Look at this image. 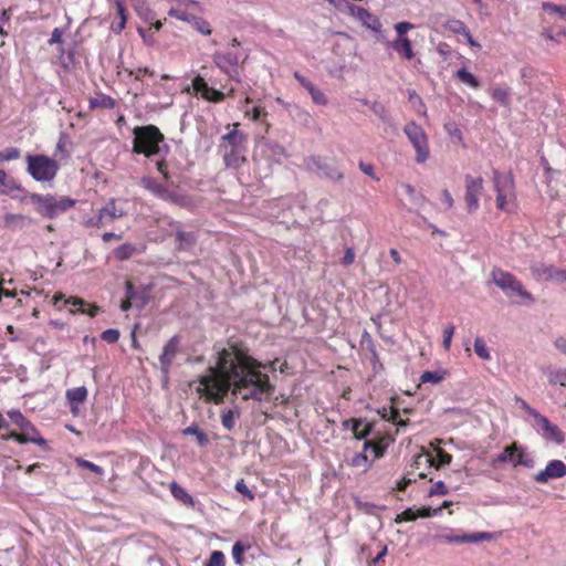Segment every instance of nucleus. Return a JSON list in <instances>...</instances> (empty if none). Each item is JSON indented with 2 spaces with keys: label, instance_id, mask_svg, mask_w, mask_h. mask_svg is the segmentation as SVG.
Masks as SVG:
<instances>
[{
  "label": "nucleus",
  "instance_id": "nucleus-35",
  "mask_svg": "<svg viewBox=\"0 0 566 566\" xmlns=\"http://www.w3.org/2000/svg\"><path fill=\"white\" fill-rule=\"evenodd\" d=\"M182 434L196 437L197 443L200 447H207L210 442L208 436L202 430H200L196 424H191L182 430Z\"/></svg>",
  "mask_w": 566,
  "mask_h": 566
},
{
  "label": "nucleus",
  "instance_id": "nucleus-62",
  "mask_svg": "<svg viewBox=\"0 0 566 566\" xmlns=\"http://www.w3.org/2000/svg\"><path fill=\"white\" fill-rule=\"evenodd\" d=\"M161 200L169 201L177 205H182V197L176 191L168 190L166 188V196H163Z\"/></svg>",
  "mask_w": 566,
  "mask_h": 566
},
{
  "label": "nucleus",
  "instance_id": "nucleus-41",
  "mask_svg": "<svg viewBox=\"0 0 566 566\" xmlns=\"http://www.w3.org/2000/svg\"><path fill=\"white\" fill-rule=\"evenodd\" d=\"M446 29L454 34H467V31L469 30L464 22L458 19H450L444 24Z\"/></svg>",
  "mask_w": 566,
  "mask_h": 566
},
{
  "label": "nucleus",
  "instance_id": "nucleus-9",
  "mask_svg": "<svg viewBox=\"0 0 566 566\" xmlns=\"http://www.w3.org/2000/svg\"><path fill=\"white\" fill-rule=\"evenodd\" d=\"M493 184L496 192V207L500 210H506L507 205L515 199V185L512 174H501L496 169L493 170Z\"/></svg>",
  "mask_w": 566,
  "mask_h": 566
},
{
  "label": "nucleus",
  "instance_id": "nucleus-57",
  "mask_svg": "<svg viewBox=\"0 0 566 566\" xmlns=\"http://www.w3.org/2000/svg\"><path fill=\"white\" fill-rule=\"evenodd\" d=\"M360 343L363 346L365 345L367 347V349L373 354V356H377L374 340L371 338V335L367 331L363 332Z\"/></svg>",
  "mask_w": 566,
  "mask_h": 566
},
{
  "label": "nucleus",
  "instance_id": "nucleus-49",
  "mask_svg": "<svg viewBox=\"0 0 566 566\" xmlns=\"http://www.w3.org/2000/svg\"><path fill=\"white\" fill-rule=\"evenodd\" d=\"M76 463L80 468H83V469H87L92 472H94L95 474L97 475H103L104 474V470L102 467L91 462V461H87V460H84V459H76Z\"/></svg>",
  "mask_w": 566,
  "mask_h": 566
},
{
  "label": "nucleus",
  "instance_id": "nucleus-27",
  "mask_svg": "<svg viewBox=\"0 0 566 566\" xmlns=\"http://www.w3.org/2000/svg\"><path fill=\"white\" fill-rule=\"evenodd\" d=\"M400 187L409 197L412 208L419 210L424 206L427 201L426 197L422 193L418 192L413 186H411L410 184H401Z\"/></svg>",
  "mask_w": 566,
  "mask_h": 566
},
{
  "label": "nucleus",
  "instance_id": "nucleus-7",
  "mask_svg": "<svg viewBox=\"0 0 566 566\" xmlns=\"http://www.w3.org/2000/svg\"><path fill=\"white\" fill-rule=\"evenodd\" d=\"M27 171L39 182L52 181L59 171V164L45 155H27Z\"/></svg>",
  "mask_w": 566,
  "mask_h": 566
},
{
  "label": "nucleus",
  "instance_id": "nucleus-29",
  "mask_svg": "<svg viewBox=\"0 0 566 566\" xmlns=\"http://www.w3.org/2000/svg\"><path fill=\"white\" fill-rule=\"evenodd\" d=\"M14 190H22V188L4 170H0V192L11 195Z\"/></svg>",
  "mask_w": 566,
  "mask_h": 566
},
{
  "label": "nucleus",
  "instance_id": "nucleus-6",
  "mask_svg": "<svg viewBox=\"0 0 566 566\" xmlns=\"http://www.w3.org/2000/svg\"><path fill=\"white\" fill-rule=\"evenodd\" d=\"M305 168L318 178L337 184L343 181L345 175L334 159L312 155L304 159Z\"/></svg>",
  "mask_w": 566,
  "mask_h": 566
},
{
  "label": "nucleus",
  "instance_id": "nucleus-2",
  "mask_svg": "<svg viewBox=\"0 0 566 566\" xmlns=\"http://www.w3.org/2000/svg\"><path fill=\"white\" fill-rule=\"evenodd\" d=\"M133 135V153L155 161L157 170L167 180L169 174L166 157L170 153V147L159 128L155 125L136 126Z\"/></svg>",
  "mask_w": 566,
  "mask_h": 566
},
{
  "label": "nucleus",
  "instance_id": "nucleus-61",
  "mask_svg": "<svg viewBox=\"0 0 566 566\" xmlns=\"http://www.w3.org/2000/svg\"><path fill=\"white\" fill-rule=\"evenodd\" d=\"M234 489L237 492L245 495L247 497H249L250 500H253L254 499V493L252 491L249 490V488L247 486L245 482L243 479L237 481L235 485H234Z\"/></svg>",
  "mask_w": 566,
  "mask_h": 566
},
{
  "label": "nucleus",
  "instance_id": "nucleus-38",
  "mask_svg": "<svg viewBox=\"0 0 566 566\" xmlns=\"http://www.w3.org/2000/svg\"><path fill=\"white\" fill-rule=\"evenodd\" d=\"M66 304H71L73 306H78V311L81 313H86L88 316L94 317L99 312V307L96 305H91L90 308L86 311L84 306H86V302L78 297H70L65 301Z\"/></svg>",
  "mask_w": 566,
  "mask_h": 566
},
{
  "label": "nucleus",
  "instance_id": "nucleus-34",
  "mask_svg": "<svg viewBox=\"0 0 566 566\" xmlns=\"http://www.w3.org/2000/svg\"><path fill=\"white\" fill-rule=\"evenodd\" d=\"M170 492L176 500L182 502L186 505H193L192 496L177 482L174 481L170 483Z\"/></svg>",
  "mask_w": 566,
  "mask_h": 566
},
{
  "label": "nucleus",
  "instance_id": "nucleus-19",
  "mask_svg": "<svg viewBox=\"0 0 566 566\" xmlns=\"http://www.w3.org/2000/svg\"><path fill=\"white\" fill-rule=\"evenodd\" d=\"M538 424L542 434L545 439L555 442L556 444H563L565 441L564 432L553 422L548 420L547 417L541 416L536 421Z\"/></svg>",
  "mask_w": 566,
  "mask_h": 566
},
{
  "label": "nucleus",
  "instance_id": "nucleus-54",
  "mask_svg": "<svg viewBox=\"0 0 566 566\" xmlns=\"http://www.w3.org/2000/svg\"><path fill=\"white\" fill-rule=\"evenodd\" d=\"M396 32H397V39L407 38L406 33L415 28V25L410 22L402 21L398 22L394 25Z\"/></svg>",
  "mask_w": 566,
  "mask_h": 566
},
{
  "label": "nucleus",
  "instance_id": "nucleus-23",
  "mask_svg": "<svg viewBox=\"0 0 566 566\" xmlns=\"http://www.w3.org/2000/svg\"><path fill=\"white\" fill-rule=\"evenodd\" d=\"M88 391L85 386L75 387L66 390L65 397L67 399L70 410L73 416L80 412V405L87 399Z\"/></svg>",
  "mask_w": 566,
  "mask_h": 566
},
{
  "label": "nucleus",
  "instance_id": "nucleus-33",
  "mask_svg": "<svg viewBox=\"0 0 566 566\" xmlns=\"http://www.w3.org/2000/svg\"><path fill=\"white\" fill-rule=\"evenodd\" d=\"M424 458L427 462L430 463L431 467L439 468L440 465L449 464L452 460V457L443 450H437V458H432L429 454H420L418 458Z\"/></svg>",
  "mask_w": 566,
  "mask_h": 566
},
{
  "label": "nucleus",
  "instance_id": "nucleus-48",
  "mask_svg": "<svg viewBox=\"0 0 566 566\" xmlns=\"http://www.w3.org/2000/svg\"><path fill=\"white\" fill-rule=\"evenodd\" d=\"M444 373L442 371H424L420 379L423 384L431 382L438 384L443 379Z\"/></svg>",
  "mask_w": 566,
  "mask_h": 566
},
{
  "label": "nucleus",
  "instance_id": "nucleus-40",
  "mask_svg": "<svg viewBox=\"0 0 566 566\" xmlns=\"http://www.w3.org/2000/svg\"><path fill=\"white\" fill-rule=\"evenodd\" d=\"M543 274L546 279L557 283L566 281V270H560L555 266H546L543 269Z\"/></svg>",
  "mask_w": 566,
  "mask_h": 566
},
{
  "label": "nucleus",
  "instance_id": "nucleus-59",
  "mask_svg": "<svg viewBox=\"0 0 566 566\" xmlns=\"http://www.w3.org/2000/svg\"><path fill=\"white\" fill-rule=\"evenodd\" d=\"M449 493L448 488L442 481L436 482L429 491V495H447Z\"/></svg>",
  "mask_w": 566,
  "mask_h": 566
},
{
  "label": "nucleus",
  "instance_id": "nucleus-51",
  "mask_svg": "<svg viewBox=\"0 0 566 566\" xmlns=\"http://www.w3.org/2000/svg\"><path fill=\"white\" fill-rule=\"evenodd\" d=\"M120 333L116 328H108L101 334V338L108 343L114 344L119 339Z\"/></svg>",
  "mask_w": 566,
  "mask_h": 566
},
{
  "label": "nucleus",
  "instance_id": "nucleus-18",
  "mask_svg": "<svg viewBox=\"0 0 566 566\" xmlns=\"http://www.w3.org/2000/svg\"><path fill=\"white\" fill-rule=\"evenodd\" d=\"M180 339L177 335L172 336L164 346L163 353L159 356L160 368L164 374H168L172 360L178 354Z\"/></svg>",
  "mask_w": 566,
  "mask_h": 566
},
{
  "label": "nucleus",
  "instance_id": "nucleus-52",
  "mask_svg": "<svg viewBox=\"0 0 566 566\" xmlns=\"http://www.w3.org/2000/svg\"><path fill=\"white\" fill-rule=\"evenodd\" d=\"M8 417L19 429L28 422V419L21 413L20 410L13 409L8 411Z\"/></svg>",
  "mask_w": 566,
  "mask_h": 566
},
{
  "label": "nucleus",
  "instance_id": "nucleus-39",
  "mask_svg": "<svg viewBox=\"0 0 566 566\" xmlns=\"http://www.w3.org/2000/svg\"><path fill=\"white\" fill-rule=\"evenodd\" d=\"M455 75L463 84L473 88L480 87V81L465 67L458 70Z\"/></svg>",
  "mask_w": 566,
  "mask_h": 566
},
{
  "label": "nucleus",
  "instance_id": "nucleus-60",
  "mask_svg": "<svg viewBox=\"0 0 566 566\" xmlns=\"http://www.w3.org/2000/svg\"><path fill=\"white\" fill-rule=\"evenodd\" d=\"M20 157V150L11 147L0 151V160H13Z\"/></svg>",
  "mask_w": 566,
  "mask_h": 566
},
{
  "label": "nucleus",
  "instance_id": "nucleus-47",
  "mask_svg": "<svg viewBox=\"0 0 566 566\" xmlns=\"http://www.w3.org/2000/svg\"><path fill=\"white\" fill-rule=\"evenodd\" d=\"M206 566H226V556L221 551H213Z\"/></svg>",
  "mask_w": 566,
  "mask_h": 566
},
{
  "label": "nucleus",
  "instance_id": "nucleus-28",
  "mask_svg": "<svg viewBox=\"0 0 566 566\" xmlns=\"http://www.w3.org/2000/svg\"><path fill=\"white\" fill-rule=\"evenodd\" d=\"M139 184L159 199L166 196V187L151 177H142Z\"/></svg>",
  "mask_w": 566,
  "mask_h": 566
},
{
  "label": "nucleus",
  "instance_id": "nucleus-42",
  "mask_svg": "<svg viewBox=\"0 0 566 566\" xmlns=\"http://www.w3.org/2000/svg\"><path fill=\"white\" fill-rule=\"evenodd\" d=\"M474 352L475 354L483 360H490L491 359V354L486 347V344L484 342L483 338L481 337H476L474 339Z\"/></svg>",
  "mask_w": 566,
  "mask_h": 566
},
{
  "label": "nucleus",
  "instance_id": "nucleus-11",
  "mask_svg": "<svg viewBox=\"0 0 566 566\" xmlns=\"http://www.w3.org/2000/svg\"><path fill=\"white\" fill-rule=\"evenodd\" d=\"M409 142L416 149V161L423 164L429 158L428 138L421 126L415 122L408 123L403 128Z\"/></svg>",
  "mask_w": 566,
  "mask_h": 566
},
{
  "label": "nucleus",
  "instance_id": "nucleus-4",
  "mask_svg": "<svg viewBox=\"0 0 566 566\" xmlns=\"http://www.w3.org/2000/svg\"><path fill=\"white\" fill-rule=\"evenodd\" d=\"M213 64L226 75L237 83L241 82L240 62L247 59L241 51L240 42L237 38L232 39L230 45L224 50H218L212 54Z\"/></svg>",
  "mask_w": 566,
  "mask_h": 566
},
{
  "label": "nucleus",
  "instance_id": "nucleus-32",
  "mask_svg": "<svg viewBox=\"0 0 566 566\" xmlns=\"http://www.w3.org/2000/svg\"><path fill=\"white\" fill-rule=\"evenodd\" d=\"M491 96L501 105L509 106L511 103V88L507 86H495L491 88Z\"/></svg>",
  "mask_w": 566,
  "mask_h": 566
},
{
  "label": "nucleus",
  "instance_id": "nucleus-20",
  "mask_svg": "<svg viewBox=\"0 0 566 566\" xmlns=\"http://www.w3.org/2000/svg\"><path fill=\"white\" fill-rule=\"evenodd\" d=\"M97 214L104 227L112 224L115 220L123 218L126 212L123 208L117 207L115 199H109L104 207H102Z\"/></svg>",
  "mask_w": 566,
  "mask_h": 566
},
{
  "label": "nucleus",
  "instance_id": "nucleus-53",
  "mask_svg": "<svg viewBox=\"0 0 566 566\" xmlns=\"http://www.w3.org/2000/svg\"><path fill=\"white\" fill-rule=\"evenodd\" d=\"M543 9L551 13H557L563 18H566V6L555 4L552 2H544Z\"/></svg>",
  "mask_w": 566,
  "mask_h": 566
},
{
  "label": "nucleus",
  "instance_id": "nucleus-14",
  "mask_svg": "<svg viewBox=\"0 0 566 566\" xmlns=\"http://www.w3.org/2000/svg\"><path fill=\"white\" fill-rule=\"evenodd\" d=\"M191 85L196 94H199L203 99L211 103L223 102L227 96H234L235 93L234 87H230L228 92L224 93L221 90L209 86L201 75H196L191 81Z\"/></svg>",
  "mask_w": 566,
  "mask_h": 566
},
{
  "label": "nucleus",
  "instance_id": "nucleus-31",
  "mask_svg": "<svg viewBox=\"0 0 566 566\" xmlns=\"http://www.w3.org/2000/svg\"><path fill=\"white\" fill-rule=\"evenodd\" d=\"M116 106V102L113 97L105 95V94H98L96 97H92L90 99V108H104V109H113Z\"/></svg>",
  "mask_w": 566,
  "mask_h": 566
},
{
  "label": "nucleus",
  "instance_id": "nucleus-16",
  "mask_svg": "<svg viewBox=\"0 0 566 566\" xmlns=\"http://www.w3.org/2000/svg\"><path fill=\"white\" fill-rule=\"evenodd\" d=\"M21 432L17 433L14 431H10L7 436L2 438L4 440L12 439L18 441L19 443H34L38 446H45L46 441L43 439L39 432V430L28 420L23 427L20 428Z\"/></svg>",
  "mask_w": 566,
  "mask_h": 566
},
{
  "label": "nucleus",
  "instance_id": "nucleus-46",
  "mask_svg": "<svg viewBox=\"0 0 566 566\" xmlns=\"http://www.w3.org/2000/svg\"><path fill=\"white\" fill-rule=\"evenodd\" d=\"M249 548V546L243 545L241 542H235L232 547V558L235 564H243V554Z\"/></svg>",
  "mask_w": 566,
  "mask_h": 566
},
{
  "label": "nucleus",
  "instance_id": "nucleus-8",
  "mask_svg": "<svg viewBox=\"0 0 566 566\" xmlns=\"http://www.w3.org/2000/svg\"><path fill=\"white\" fill-rule=\"evenodd\" d=\"M491 279L507 297L512 298L516 295L528 302L534 301L532 294L524 290L523 284L512 273L495 268L491 272Z\"/></svg>",
  "mask_w": 566,
  "mask_h": 566
},
{
  "label": "nucleus",
  "instance_id": "nucleus-63",
  "mask_svg": "<svg viewBox=\"0 0 566 566\" xmlns=\"http://www.w3.org/2000/svg\"><path fill=\"white\" fill-rule=\"evenodd\" d=\"M193 20H195V27L200 33H202L205 35L211 34V28L207 21L201 20V19H196V18Z\"/></svg>",
  "mask_w": 566,
  "mask_h": 566
},
{
  "label": "nucleus",
  "instance_id": "nucleus-64",
  "mask_svg": "<svg viewBox=\"0 0 566 566\" xmlns=\"http://www.w3.org/2000/svg\"><path fill=\"white\" fill-rule=\"evenodd\" d=\"M355 261V252L353 248H347L342 259V264L345 266L350 265Z\"/></svg>",
  "mask_w": 566,
  "mask_h": 566
},
{
  "label": "nucleus",
  "instance_id": "nucleus-22",
  "mask_svg": "<svg viewBox=\"0 0 566 566\" xmlns=\"http://www.w3.org/2000/svg\"><path fill=\"white\" fill-rule=\"evenodd\" d=\"M170 226L176 231V240L178 242V250L190 251L197 243V235L195 232H186L181 230L178 221H171Z\"/></svg>",
  "mask_w": 566,
  "mask_h": 566
},
{
  "label": "nucleus",
  "instance_id": "nucleus-13",
  "mask_svg": "<svg viewBox=\"0 0 566 566\" xmlns=\"http://www.w3.org/2000/svg\"><path fill=\"white\" fill-rule=\"evenodd\" d=\"M348 10L355 19L360 21L364 27H366L367 29L371 30L375 33L377 41H386V34L381 29L382 25L377 15L370 13L367 9L363 7H357L355 4H348Z\"/></svg>",
  "mask_w": 566,
  "mask_h": 566
},
{
  "label": "nucleus",
  "instance_id": "nucleus-12",
  "mask_svg": "<svg viewBox=\"0 0 566 566\" xmlns=\"http://www.w3.org/2000/svg\"><path fill=\"white\" fill-rule=\"evenodd\" d=\"M436 539L444 543L455 544H476L483 541H491L495 538L494 533L490 532H474L470 534H455L453 530H444L434 536Z\"/></svg>",
  "mask_w": 566,
  "mask_h": 566
},
{
  "label": "nucleus",
  "instance_id": "nucleus-30",
  "mask_svg": "<svg viewBox=\"0 0 566 566\" xmlns=\"http://www.w3.org/2000/svg\"><path fill=\"white\" fill-rule=\"evenodd\" d=\"M239 418L240 410L238 407H233L221 412V423L229 431H231L235 427L237 420Z\"/></svg>",
  "mask_w": 566,
  "mask_h": 566
},
{
  "label": "nucleus",
  "instance_id": "nucleus-36",
  "mask_svg": "<svg viewBox=\"0 0 566 566\" xmlns=\"http://www.w3.org/2000/svg\"><path fill=\"white\" fill-rule=\"evenodd\" d=\"M548 382L551 385H559L562 387H566V369L558 368V369H547L546 371Z\"/></svg>",
  "mask_w": 566,
  "mask_h": 566
},
{
  "label": "nucleus",
  "instance_id": "nucleus-45",
  "mask_svg": "<svg viewBox=\"0 0 566 566\" xmlns=\"http://www.w3.org/2000/svg\"><path fill=\"white\" fill-rule=\"evenodd\" d=\"M168 15L171 17V18H176L180 21H187V22H190L191 19H195L193 15H191L190 13H188L185 9H182L181 7H178V8H175V7H171L169 10H168Z\"/></svg>",
  "mask_w": 566,
  "mask_h": 566
},
{
  "label": "nucleus",
  "instance_id": "nucleus-26",
  "mask_svg": "<svg viewBox=\"0 0 566 566\" xmlns=\"http://www.w3.org/2000/svg\"><path fill=\"white\" fill-rule=\"evenodd\" d=\"M32 219L24 214L7 213L3 217V227L12 231L23 230L32 224Z\"/></svg>",
  "mask_w": 566,
  "mask_h": 566
},
{
  "label": "nucleus",
  "instance_id": "nucleus-55",
  "mask_svg": "<svg viewBox=\"0 0 566 566\" xmlns=\"http://www.w3.org/2000/svg\"><path fill=\"white\" fill-rule=\"evenodd\" d=\"M454 325L453 324H449L444 331H443V340H442V345H443V348L446 350H449L450 347H451V340H452V337H453V334H454Z\"/></svg>",
  "mask_w": 566,
  "mask_h": 566
},
{
  "label": "nucleus",
  "instance_id": "nucleus-37",
  "mask_svg": "<svg viewBox=\"0 0 566 566\" xmlns=\"http://www.w3.org/2000/svg\"><path fill=\"white\" fill-rule=\"evenodd\" d=\"M137 251L136 245L133 243H124L114 250V256L119 261L130 259Z\"/></svg>",
  "mask_w": 566,
  "mask_h": 566
},
{
  "label": "nucleus",
  "instance_id": "nucleus-21",
  "mask_svg": "<svg viewBox=\"0 0 566 566\" xmlns=\"http://www.w3.org/2000/svg\"><path fill=\"white\" fill-rule=\"evenodd\" d=\"M293 76L300 83V85L308 92L314 104L324 106L328 103L325 94L298 71H295Z\"/></svg>",
  "mask_w": 566,
  "mask_h": 566
},
{
  "label": "nucleus",
  "instance_id": "nucleus-24",
  "mask_svg": "<svg viewBox=\"0 0 566 566\" xmlns=\"http://www.w3.org/2000/svg\"><path fill=\"white\" fill-rule=\"evenodd\" d=\"M368 450H371L374 452V458H379L382 455V450L380 447L366 440L364 442V452L355 454L352 458L350 465L356 467V468H367L368 467V457L365 452Z\"/></svg>",
  "mask_w": 566,
  "mask_h": 566
},
{
  "label": "nucleus",
  "instance_id": "nucleus-43",
  "mask_svg": "<svg viewBox=\"0 0 566 566\" xmlns=\"http://www.w3.org/2000/svg\"><path fill=\"white\" fill-rule=\"evenodd\" d=\"M125 294H126V297L128 301H130L133 304L134 303H137V301L139 300V293L138 291L135 289V286L133 285V283L130 282H127L126 283V291H125ZM147 300L144 298V297H140V306H144L146 304Z\"/></svg>",
  "mask_w": 566,
  "mask_h": 566
},
{
  "label": "nucleus",
  "instance_id": "nucleus-5",
  "mask_svg": "<svg viewBox=\"0 0 566 566\" xmlns=\"http://www.w3.org/2000/svg\"><path fill=\"white\" fill-rule=\"evenodd\" d=\"M29 199L32 203L36 205V211L49 219H53L59 214L67 211L75 206L76 201L65 196H52L30 193Z\"/></svg>",
  "mask_w": 566,
  "mask_h": 566
},
{
  "label": "nucleus",
  "instance_id": "nucleus-15",
  "mask_svg": "<svg viewBox=\"0 0 566 566\" xmlns=\"http://www.w3.org/2000/svg\"><path fill=\"white\" fill-rule=\"evenodd\" d=\"M483 191V179L481 177L474 178L470 175L465 176V196L468 211L474 212L479 209L480 196Z\"/></svg>",
  "mask_w": 566,
  "mask_h": 566
},
{
  "label": "nucleus",
  "instance_id": "nucleus-44",
  "mask_svg": "<svg viewBox=\"0 0 566 566\" xmlns=\"http://www.w3.org/2000/svg\"><path fill=\"white\" fill-rule=\"evenodd\" d=\"M373 112L377 115L384 123L388 125H392L391 116L389 115L386 107L379 103H374L371 106Z\"/></svg>",
  "mask_w": 566,
  "mask_h": 566
},
{
  "label": "nucleus",
  "instance_id": "nucleus-56",
  "mask_svg": "<svg viewBox=\"0 0 566 566\" xmlns=\"http://www.w3.org/2000/svg\"><path fill=\"white\" fill-rule=\"evenodd\" d=\"M417 517H418L417 511L409 507L397 515L396 522L401 523V522L415 521Z\"/></svg>",
  "mask_w": 566,
  "mask_h": 566
},
{
  "label": "nucleus",
  "instance_id": "nucleus-58",
  "mask_svg": "<svg viewBox=\"0 0 566 566\" xmlns=\"http://www.w3.org/2000/svg\"><path fill=\"white\" fill-rule=\"evenodd\" d=\"M516 402L525 412L532 416L536 421L542 416L537 410L533 409L524 399L516 397Z\"/></svg>",
  "mask_w": 566,
  "mask_h": 566
},
{
  "label": "nucleus",
  "instance_id": "nucleus-3",
  "mask_svg": "<svg viewBox=\"0 0 566 566\" xmlns=\"http://www.w3.org/2000/svg\"><path fill=\"white\" fill-rule=\"evenodd\" d=\"M239 126V123H234L232 128L221 137L219 146L226 166L233 169L240 168L247 161L248 135L241 132Z\"/></svg>",
  "mask_w": 566,
  "mask_h": 566
},
{
  "label": "nucleus",
  "instance_id": "nucleus-10",
  "mask_svg": "<svg viewBox=\"0 0 566 566\" xmlns=\"http://www.w3.org/2000/svg\"><path fill=\"white\" fill-rule=\"evenodd\" d=\"M493 463H510L513 467L523 465L528 469L535 465L533 457L526 452L525 448L518 446L516 442L505 447L493 460Z\"/></svg>",
  "mask_w": 566,
  "mask_h": 566
},
{
  "label": "nucleus",
  "instance_id": "nucleus-1",
  "mask_svg": "<svg viewBox=\"0 0 566 566\" xmlns=\"http://www.w3.org/2000/svg\"><path fill=\"white\" fill-rule=\"evenodd\" d=\"M266 365L256 360L243 346L232 343L218 352L216 366L199 379L198 392L214 403L223 402L231 390L233 396L243 400L262 401L275 390L268 374Z\"/></svg>",
  "mask_w": 566,
  "mask_h": 566
},
{
  "label": "nucleus",
  "instance_id": "nucleus-50",
  "mask_svg": "<svg viewBox=\"0 0 566 566\" xmlns=\"http://www.w3.org/2000/svg\"><path fill=\"white\" fill-rule=\"evenodd\" d=\"M137 32L138 34L142 36L144 43L148 46H151L155 44V31L151 30V28H148V29H144V28H138L137 29Z\"/></svg>",
  "mask_w": 566,
  "mask_h": 566
},
{
  "label": "nucleus",
  "instance_id": "nucleus-17",
  "mask_svg": "<svg viewBox=\"0 0 566 566\" xmlns=\"http://www.w3.org/2000/svg\"><path fill=\"white\" fill-rule=\"evenodd\" d=\"M566 475V464L562 460H551L544 470L534 475V481L545 484L551 480L564 478Z\"/></svg>",
  "mask_w": 566,
  "mask_h": 566
},
{
  "label": "nucleus",
  "instance_id": "nucleus-25",
  "mask_svg": "<svg viewBox=\"0 0 566 566\" xmlns=\"http://www.w3.org/2000/svg\"><path fill=\"white\" fill-rule=\"evenodd\" d=\"M384 43L389 45L400 57L405 60L410 61L415 57L412 44L408 38L396 39L391 42L386 39Z\"/></svg>",
  "mask_w": 566,
  "mask_h": 566
}]
</instances>
